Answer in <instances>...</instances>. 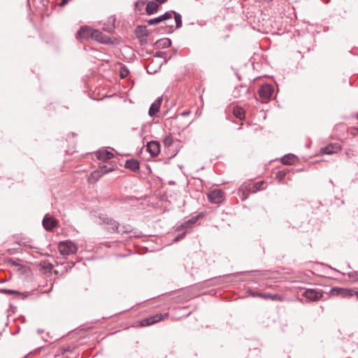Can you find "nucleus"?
<instances>
[{
	"label": "nucleus",
	"instance_id": "nucleus-1",
	"mask_svg": "<svg viewBox=\"0 0 358 358\" xmlns=\"http://www.w3.org/2000/svg\"><path fill=\"white\" fill-rule=\"evenodd\" d=\"M100 224H106V229L110 232L125 233L127 231H121L119 229V224L113 219L100 216L96 221Z\"/></svg>",
	"mask_w": 358,
	"mask_h": 358
},
{
	"label": "nucleus",
	"instance_id": "nucleus-2",
	"mask_svg": "<svg viewBox=\"0 0 358 358\" xmlns=\"http://www.w3.org/2000/svg\"><path fill=\"white\" fill-rule=\"evenodd\" d=\"M58 250L62 256L66 257L69 255L76 253L78 247L73 242L71 241H65L59 243Z\"/></svg>",
	"mask_w": 358,
	"mask_h": 358
},
{
	"label": "nucleus",
	"instance_id": "nucleus-3",
	"mask_svg": "<svg viewBox=\"0 0 358 358\" xmlns=\"http://www.w3.org/2000/svg\"><path fill=\"white\" fill-rule=\"evenodd\" d=\"M273 92L274 89L271 85L265 84L259 90V95L264 101L266 102L273 96Z\"/></svg>",
	"mask_w": 358,
	"mask_h": 358
},
{
	"label": "nucleus",
	"instance_id": "nucleus-4",
	"mask_svg": "<svg viewBox=\"0 0 358 358\" xmlns=\"http://www.w3.org/2000/svg\"><path fill=\"white\" fill-rule=\"evenodd\" d=\"M208 199L212 203L220 204L224 200V193L220 189H214L208 194Z\"/></svg>",
	"mask_w": 358,
	"mask_h": 358
},
{
	"label": "nucleus",
	"instance_id": "nucleus-5",
	"mask_svg": "<svg viewBox=\"0 0 358 358\" xmlns=\"http://www.w3.org/2000/svg\"><path fill=\"white\" fill-rule=\"evenodd\" d=\"M168 315H169L166 313L164 314H157L154 316L143 320L141 324L143 327L150 326L164 320L168 317Z\"/></svg>",
	"mask_w": 358,
	"mask_h": 358
},
{
	"label": "nucleus",
	"instance_id": "nucleus-6",
	"mask_svg": "<svg viewBox=\"0 0 358 358\" xmlns=\"http://www.w3.org/2000/svg\"><path fill=\"white\" fill-rule=\"evenodd\" d=\"M92 39L103 44H110L113 43L110 37L104 35L98 29H93Z\"/></svg>",
	"mask_w": 358,
	"mask_h": 358
},
{
	"label": "nucleus",
	"instance_id": "nucleus-7",
	"mask_svg": "<svg viewBox=\"0 0 358 358\" xmlns=\"http://www.w3.org/2000/svg\"><path fill=\"white\" fill-rule=\"evenodd\" d=\"M93 29L87 26H82L78 31L76 38L78 40H87L92 38Z\"/></svg>",
	"mask_w": 358,
	"mask_h": 358
},
{
	"label": "nucleus",
	"instance_id": "nucleus-8",
	"mask_svg": "<svg viewBox=\"0 0 358 358\" xmlns=\"http://www.w3.org/2000/svg\"><path fill=\"white\" fill-rule=\"evenodd\" d=\"M112 171L111 168H108L106 166H100V170H96L92 172L90 177L89 180L90 182L98 180L103 174H106Z\"/></svg>",
	"mask_w": 358,
	"mask_h": 358
},
{
	"label": "nucleus",
	"instance_id": "nucleus-9",
	"mask_svg": "<svg viewBox=\"0 0 358 358\" xmlns=\"http://www.w3.org/2000/svg\"><path fill=\"white\" fill-rule=\"evenodd\" d=\"M333 294L343 297H349L352 296H357V290L353 289L336 288L332 289Z\"/></svg>",
	"mask_w": 358,
	"mask_h": 358
},
{
	"label": "nucleus",
	"instance_id": "nucleus-10",
	"mask_svg": "<svg viewBox=\"0 0 358 358\" xmlns=\"http://www.w3.org/2000/svg\"><path fill=\"white\" fill-rule=\"evenodd\" d=\"M303 296L310 301H316L320 299L322 295L321 292L315 289H310L305 290L303 293Z\"/></svg>",
	"mask_w": 358,
	"mask_h": 358
},
{
	"label": "nucleus",
	"instance_id": "nucleus-11",
	"mask_svg": "<svg viewBox=\"0 0 358 358\" xmlns=\"http://www.w3.org/2000/svg\"><path fill=\"white\" fill-rule=\"evenodd\" d=\"M339 150H341V146L337 144H329L327 146L321 148V153L322 155H331L333 153H336Z\"/></svg>",
	"mask_w": 358,
	"mask_h": 358
},
{
	"label": "nucleus",
	"instance_id": "nucleus-12",
	"mask_svg": "<svg viewBox=\"0 0 358 358\" xmlns=\"http://www.w3.org/2000/svg\"><path fill=\"white\" fill-rule=\"evenodd\" d=\"M162 102V98L159 97L151 104L148 112L150 117L155 116L159 112Z\"/></svg>",
	"mask_w": 358,
	"mask_h": 358
},
{
	"label": "nucleus",
	"instance_id": "nucleus-13",
	"mask_svg": "<svg viewBox=\"0 0 358 358\" xmlns=\"http://www.w3.org/2000/svg\"><path fill=\"white\" fill-rule=\"evenodd\" d=\"M147 150L152 156H157L160 152V145L156 141H151L148 143Z\"/></svg>",
	"mask_w": 358,
	"mask_h": 358
},
{
	"label": "nucleus",
	"instance_id": "nucleus-14",
	"mask_svg": "<svg viewBox=\"0 0 358 358\" xmlns=\"http://www.w3.org/2000/svg\"><path fill=\"white\" fill-rule=\"evenodd\" d=\"M115 16L108 17L106 22L103 23V30L108 33L112 32L115 29Z\"/></svg>",
	"mask_w": 358,
	"mask_h": 358
},
{
	"label": "nucleus",
	"instance_id": "nucleus-15",
	"mask_svg": "<svg viewBox=\"0 0 358 358\" xmlns=\"http://www.w3.org/2000/svg\"><path fill=\"white\" fill-rule=\"evenodd\" d=\"M57 220L46 215L43 220V225L47 230H51L57 225Z\"/></svg>",
	"mask_w": 358,
	"mask_h": 358
},
{
	"label": "nucleus",
	"instance_id": "nucleus-16",
	"mask_svg": "<svg viewBox=\"0 0 358 358\" xmlns=\"http://www.w3.org/2000/svg\"><path fill=\"white\" fill-rule=\"evenodd\" d=\"M96 156L100 160H107L113 157V154L106 150H101L96 153Z\"/></svg>",
	"mask_w": 358,
	"mask_h": 358
},
{
	"label": "nucleus",
	"instance_id": "nucleus-17",
	"mask_svg": "<svg viewBox=\"0 0 358 358\" xmlns=\"http://www.w3.org/2000/svg\"><path fill=\"white\" fill-rule=\"evenodd\" d=\"M125 167L131 171H137L139 170V163L136 159H129L125 163Z\"/></svg>",
	"mask_w": 358,
	"mask_h": 358
},
{
	"label": "nucleus",
	"instance_id": "nucleus-18",
	"mask_svg": "<svg viewBox=\"0 0 358 358\" xmlns=\"http://www.w3.org/2000/svg\"><path fill=\"white\" fill-rule=\"evenodd\" d=\"M296 160V156L292 154H288L287 155H285L281 161L283 164L285 165H291L294 164Z\"/></svg>",
	"mask_w": 358,
	"mask_h": 358
},
{
	"label": "nucleus",
	"instance_id": "nucleus-19",
	"mask_svg": "<svg viewBox=\"0 0 358 358\" xmlns=\"http://www.w3.org/2000/svg\"><path fill=\"white\" fill-rule=\"evenodd\" d=\"M159 6L154 1H150L146 6V12L148 15H152L157 11Z\"/></svg>",
	"mask_w": 358,
	"mask_h": 358
},
{
	"label": "nucleus",
	"instance_id": "nucleus-20",
	"mask_svg": "<svg viewBox=\"0 0 358 358\" xmlns=\"http://www.w3.org/2000/svg\"><path fill=\"white\" fill-rule=\"evenodd\" d=\"M156 45L159 48H169L171 45V40H169L168 38H162V39L158 40L156 42Z\"/></svg>",
	"mask_w": 358,
	"mask_h": 358
},
{
	"label": "nucleus",
	"instance_id": "nucleus-21",
	"mask_svg": "<svg viewBox=\"0 0 358 358\" xmlns=\"http://www.w3.org/2000/svg\"><path fill=\"white\" fill-rule=\"evenodd\" d=\"M234 115L240 120L245 117V112L241 108H235L234 109Z\"/></svg>",
	"mask_w": 358,
	"mask_h": 358
},
{
	"label": "nucleus",
	"instance_id": "nucleus-22",
	"mask_svg": "<svg viewBox=\"0 0 358 358\" xmlns=\"http://www.w3.org/2000/svg\"><path fill=\"white\" fill-rule=\"evenodd\" d=\"M264 185V181H260V182H256L253 187H252V189L251 190V192L252 193H255L257 192V191H259L261 189H263L264 188L262 187V186Z\"/></svg>",
	"mask_w": 358,
	"mask_h": 358
},
{
	"label": "nucleus",
	"instance_id": "nucleus-23",
	"mask_svg": "<svg viewBox=\"0 0 358 358\" xmlns=\"http://www.w3.org/2000/svg\"><path fill=\"white\" fill-rule=\"evenodd\" d=\"M197 219L196 218H192L191 220H189L188 221L184 222L182 224H181L179 227H178V230L180 229H184V228H186L193 224H194L196 222Z\"/></svg>",
	"mask_w": 358,
	"mask_h": 358
},
{
	"label": "nucleus",
	"instance_id": "nucleus-24",
	"mask_svg": "<svg viewBox=\"0 0 358 358\" xmlns=\"http://www.w3.org/2000/svg\"><path fill=\"white\" fill-rule=\"evenodd\" d=\"M175 14V21L176 24V28H180L182 25L181 15L178 13L173 12Z\"/></svg>",
	"mask_w": 358,
	"mask_h": 358
},
{
	"label": "nucleus",
	"instance_id": "nucleus-25",
	"mask_svg": "<svg viewBox=\"0 0 358 358\" xmlns=\"http://www.w3.org/2000/svg\"><path fill=\"white\" fill-rule=\"evenodd\" d=\"M161 22H162V18L160 16L148 20V23L150 25L157 24L160 23Z\"/></svg>",
	"mask_w": 358,
	"mask_h": 358
},
{
	"label": "nucleus",
	"instance_id": "nucleus-26",
	"mask_svg": "<svg viewBox=\"0 0 358 358\" xmlns=\"http://www.w3.org/2000/svg\"><path fill=\"white\" fill-rule=\"evenodd\" d=\"M0 292L3 294H6L8 295H12L15 294H17V292L13 289H1Z\"/></svg>",
	"mask_w": 358,
	"mask_h": 358
},
{
	"label": "nucleus",
	"instance_id": "nucleus-27",
	"mask_svg": "<svg viewBox=\"0 0 358 358\" xmlns=\"http://www.w3.org/2000/svg\"><path fill=\"white\" fill-rule=\"evenodd\" d=\"M164 143L166 146H171L173 143V138L171 136H168L164 139Z\"/></svg>",
	"mask_w": 358,
	"mask_h": 358
},
{
	"label": "nucleus",
	"instance_id": "nucleus-28",
	"mask_svg": "<svg viewBox=\"0 0 358 358\" xmlns=\"http://www.w3.org/2000/svg\"><path fill=\"white\" fill-rule=\"evenodd\" d=\"M349 278H352L353 281L358 280V271H352L348 273Z\"/></svg>",
	"mask_w": 358,
	"mask_h": 358
},
{
	"label": "nucleus",
	"instance_id": "nucleus-29",
	"mask_svg": "<svg viewBox=\"0 0 358 358\" xmlns=\"http://www.w3.org/2000/svg\"><path fill=\"white\" fill-rule=\"evenodd\" d=\"M171 13H172V12H166L164 15L160 16L162 18V20L164 21L166 20L171 19L172 17Z\"/></svg>",
	"mask_w": 358,
	"mask_h": 358
},
{
	"label": "nucleus",
	"instance_id": "nucleus-30",
	"mask_svg": "<svg viewBox=\"0 0 358 358\" xmlns=\"http://www.w3.org/2000/svg\"><path fill=\"white\" fill-rule=\"evenodd\" d=\"M253 295L259 296V297L265 299H270V297H271V294H255Z\"/></svg>",
	"mask_w": 358,
	"mask_h": 358
},
{
	"label": "nucleus",
	"instance_id": "nucleus-31",
	"mask_svg": "<svg viewBox=\"0 0 358 358\" xmlns=\"http://www.w3.org/2000/svg\"><path fill=\"white\" fill-rule=\"evenodd\" d=\"M185 235H186V233H185V232H184V233H182V234H181L178 235V236H177L174 238L173 241H174V242H177V241H180V240H181V239L184 238V237L185 236Z\"/></svg>",
	"mask_w": 358,
	"mask_h": 358
},
{
	"label": "nucleus",
	"instance_id": "nucleus-32",
	"mask_svg": "<svg viewBox=\"0 0 358 358\" xmlns=\"http://www.w3.org/2000/svg\"><path fill=\"white\" fill-rule=\"evenodd\" d=\"M285 176V173L282 171H278L277 173V177L279 178V180H281Z\"/></svg>",
	"mask_w": 358,
	"mask_h": 358
},
{
	"label": "nucleus",
	"instance_id": "nucleus-33",
	"mask_svg": "<svg viewBox=\"0 0 358 358\" xmlns=\"http://www.w3.org/2000/svg\"><path fill=\"white\" fill-rule=\"evenodd\" d=\"M71 0H62L59 3L60 6H64L66 5Z\"/></svg>",
	"mask_w": 358,
	"mask_h": 358
},
{
	"label": "nucleus",
	"instance_id": "nucleus-34",
	"mask_svg": "<svg viewBox=\"0 0 358 358\" xmlns=\"http://www.w3.org/2000/svg\"><path fill=\"white\" fill-rule=\"evenodd\" d=\"M145 1L146 0H138L136 3V6L138 7L139 4H144L145 3Z\"/></svg>",
	"mask_w": 358,
	"mask_h": 358
},
{
	"label": "nucleus",
	"instance_id": "nucleus-35",
	"mask_svg": "<svg viewBox=\"0 0 358 358\" xmlns=\"http://www.w3.org/2000/svg\"><path fill=\"white\" fill-rule=\"evenodd\" d=\"M127 73L128 71L126 70L121 71V77L124 78L127 76Z\"/></svg>",
	"mask_w": 358,
	"mask_h": 358
},
{
	"label": "nucleus",
	"instance_id": "nucleus-36",
	"mask_svg": "<svg viewBox=\"0 0 358 358\" xmlns=\"http://www.w3.org/2000/svg\"><path fill=\"white\" fill-rule=\"evenodd\" d=\"M278 298V295H271V297H270V299L274 301L276 300Z\"/></svg>",
	"mask_w": 358,
	"mask_h": 358
},
{
	"label": "nucleus",
	"instance_id": "nucleus-37",
	"mask_svg": "<svg viewBox=\"0 0 358 358\" xmlns=\"http://www.w3.org/2000/svg\"><path fill=\"white\" fill-rule=\"evenodd\" d=\"M183 115H188V113H182Z\"/></svg>",
	"mask_w": 358,
	"mask_h": 358
},
{
	"label": "nucleus",
	"instance_id": "nucleus-38",
	"mask_svg": "<svg viewBox=\"0 0 358 358\" xmlns=\"http://www.w3.org/2000/svg\"><path fill=\"white\" fill-rule=\"evenodd\" d=\"M247 199V196H243V199Z\"/></svg>",
	"mask_w": 358,
	"mask_h": 358
},
{
	"label": "nucleus",
	"instance_id": "nucleus-39",
	"mask_svg": "<svg viewBox=\"0 0 358 358\" xmlns=\"http://www.w3.org/2000/svg\"><path fill=\"white\" fill-rule=\"evenodd\" d=\"M42 332H43V331H41V330H38V333H39V334H41Z\"/></svg>",
	"mask_w": 358,
	"mask_h": 358
},
{
	"label": "nucleus",
	"instance_id": "nucleus-40",
	"mask_svg": "<svg viewBox=\"0 0 358 358\" xmlns=\"http://www.w3.org/2000/svg\"><path fill=\"white\" fill-rule=\"evenodd\" d=\"M357 297H358V290H357Z\"/></svg>",
	"mask_w": 358,
	"mask_h": 358
}]
</instances>
